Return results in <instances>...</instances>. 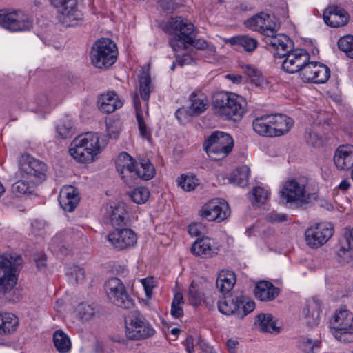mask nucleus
Returning a JSON list of instances; mask_svg holds the SVG:
<instances>
[{
  "instance_id": "a18cd8bd",
  "label": "nucleus",
  "mask_w": 353,
  "mask_h": 353,
  "mask_svg": "<svg viewBox=\"0 0 353 353\" xmlns=\"http://www.w3.org/2000/svg\"><path fill=\"white\" fill-rule=\"evenodd\" d=\"M177 182L179 186L188 192L193 190L199 185V181L194 176L185 174H182Z\"/></svg>"
},
{
  "instance_id": "5701e85b",
  "label": "nucleus",
  "mask_w": 353,
  "mask_h": 353,
  "mask_svg": "<svg viewBox=\"0 0 353 353\" xmlns=\"http://www.w3.org/2000/svg\"><path fill=\"white\" fill-rule=\"evenodd\" d=\"M79 201V193L74 186L65 185L61 189L59 202L65 211L72 212L77 206Z\"/></svg>"
},
{
  "instance_id": "a878e982",
  "label": "nucleus",
  "mask_w": 353,
  "mask_h": 353,
  "mask_svg": "<svg viewBox=\"0 0 353 353\" xmlns=\"http://www.w3.org/2000/svg\"><path fill=\"white\" fill-rule=\"evenodd\" d=\"M334 161L339 170H345L352 167L353 165V145L339 146L335 152Z\"/></svg>"
},
{
  "instance_id": "79ce46f5",
  "label": "nucleus",
  "mask_w": 353,
  "mask_h": 353,
  "mask_svg": "<svg viewBox=\"0 0 353 353\" xmlns=\"http://www.w3.org/2000/svg\"><path fill=\"white\" fill-rule=\"evenodd\" d=\"M125 194L135 203L143 204L150 197V192L147 188L140 186L126 192Z\"/></svg>"
},
{
  "instance_id": "338daca9",
  "label": "nucleus",
  "mask_w": 353,
  "mask_h": 353,
  "mask_svg": "<svg viewBox=\"0 0 353 353\" xmlns=\"http://www.w3.org/2000/svg\"><path fill=\"white\" fill-rule=\"evenodd\" d=\"M184 344L188 353H194V339L192 336H188L186 338Z\"/></svg>"
},
{
  "instance_id": "cd10ccee",
  "label": "nucleus",
  "mask_w": 353,
  "mask_h": 353,
  "mask_svg": "<svg viewBox=\"0 0 353 353\" xmlns=\"http://www.w3.org/2000/svg\"><path fill=\"white\" fill-rule=\"evenodd\" d=\"M279 288L275 287L272 283L263 281L257 283L254 294L257 299L261 301H270L274 300L279 294Z\"/></svg>"
},
{
  "instance_id": "6e6d98bb",
  "label": "nucleus",
  "mask_w": 353,
  "mask_h": 353,
  "mask_svg": "<svg viewBox=\"0 0 353 353\" xmlns=\"http://www.w3.org/2000/svg\"><path fill=\"white\" fill-rule=\"evenodd\" d=\"M319 345L320 343L318 341L305 338L299 342V347L305 353H313L315 348L319 347Z\"/></svg>"
},
{
  "instance_id": "423d86ee",
  "label": "nucleus",
  "mask_w": 353,
  "mask_h": 353,
  "mask_svg": "<svg viewBox=\"0 0 353 353\" xmlns=\"http://www.w3.org/2000/svg\"><path fill=\"white\" fill-rule=\"evenodd\" d=\"M233 146L232 137L219 131L212 133L203 143L204 150L209 157L214 161L225 158L232 152Z\"/></svg>"
},
{
  "instance_id": "7c9ffc66",
  "label": "nucleus",
  "mask_w": 353,
  "mask_h": 353,
  "mask_svg": "<svg viewBox=\"0 0 353 353\" xmlns=\"http://www.w3.org/2000/svg\"><path fill=\"white\" fill-rule=\"evenodd\" d=\"M243 301L237 297L227 296L221 299L218 302V308L220 312L225 315L236 314L238 316L239 307Z\"/></svg>"
},
{
  "instance_id": "13d9d810",
  "label": "nucleus",
  "mask_w": 353,
  "mask_h": 353,
  "mask_svg": "<svg viewBox=\"0 0 353 353\" xmlns=\"http://www.w3.org/2000/svg\"><path fill=\"white\" fill-rule=\"evenodd\" d=\"M194 115L195 114H192L190 108H188L185 107L179 108L175 113L176 119L182 124L190 121L191 117Z\"/></svg>"
},
{
  "instance_id": "2f4dec72",
  "label": "nucleus",
  "mask_w": 353,
  "mask_h": 353,
  "mask_svg": "<svg viewBox=\"0 0 353 353\" xmlns=\"http://www.w3.org/2000/svg\"><path fill=\"white\" fill-rule=\"evenodd\" d=\"M254 324L264 332L277 334L280 332V327L276 325V322L270 314H260L255 318Z\"/></svg>"
},
{
  "instance_id": "a211bd4d",
  "label": "nucleus",
  "mask_w": 353,
  "mask_h": 353,
  "mask_svg": "<svg viewBox=\"0 0 353 353\" xmlns=\"http://www.w3.org/2000/svg\"><path fill=\"white\" fill-rule=\"evenodd\" d=\"M107 239L114 248L123 250L134 247L137 236L131 229H116L108 234Z\"/></svg>"
},
{
  "instance_id": "ddd939ff",
  "label": "nucleus",
  "mask_w": 353,
  "mask_h": 353,
  "mask_svg": "<svg viewBox=\"0 0 353 353\" xmlns=\"http://www.w3.org/2000/svg\"><path fill=\"white\" fill-rule=\"evenodd\" d=\"M199 216L208 221L220 223L230 214L228 203L223 199H214L205 203L199 212Z\"/></svg>"
},
{
  "instance_id": "e2e57ef3",
  "label": "nucleus",
  "mask_w": 353,
  "mask_h": 353,
  "mask_svg": "<svg viewBox=\"0 0 353 353\" xmlns=\"http://www.w3.org/2000/svg\"><path fill=\"white\" fill-rule=\"evenodd\" d=\"M205 226L201 223H192L188 226V232L192 236H198L204 233Z\"/></svg>"
},
{
  "instance_id": "c9c22d12",
  "label": "nucleus",
  "mask_w": 353,
  "mask_h": 353,
  "mask_svg": "<svg viewBox=\"0 0 353 353\" xmlns=\"http://www.w3.org/2000/svg\"><path fill=\"white\" fill-rule=\"evenodd\" d=\"M191 101L190 111L192 114L198 115L204 112L208 108V99L200 91H195L190 96Z\"/></svg>"
},
{
  "instance_id": "dca6fc26",
  "label": "nucleus",
  "mask_w": 353,
  "mask_h": 353,
  "mask_svg": "<svg viewBox=\"0 0 353 353\" xmlns=\"http://www.w3.org/2000/svg\"><path fill=\"white\" fill-rule=\"evenodd\" d=\"M245 26L250 29L258 31L269 37L272 36L277 30V24L274 17L266 13L259 12L245 21Z\"/></svg>"
},
{
  "instance_id": "6e6552de",
  "label": "nucleus",
  "mask_w": 353,
  "mask_h": 353,
  "mask_svg": "<svg viewBox=\"0 0 353 353\" xmlns=\"http://www.w3.org/2000/svg\"><path fill=\"white\" fill-rule=\"evenodd\" d=\"M125 334L130 339L141 340L154 336L155 330L141 314L134 311L125 318Z\"/></svg>"
},
{
  "instance_id": "bf43d9fd",
  "label": "nucleus",
  "mask_w": 353,
  "mask_h": 353,
  "mask_svg": "<svg viewBox=\"0 0 353 353\" xmlns=\"http://www.w3.org/2000/svg\"><path fill=\"white\" fill-rule=\"evenodd\" d=\"M107 133L110 138L117 139L121 130L119 122L112 120L106 121Z\"/></svg>"
},
{
  "instance_id": "774afa93",
  "label": "nucleus",
  "mask_w": 353,
  "mask_h": 353,
  "mask_svg": "<svg viewBox=\"0 0 353 353\" xmlns=\"http://www.w3.org/2000/svg\"><path fill=\"white\" fill-rule=\"evenodd\" d=\"M238 342L236 340L229 339L227 341V347L230 352H234Z\"/></svg>"
},
{
  "instance_id": "603ef678",
  "label": "nucleus",
  "mask_w": 353,
  "mask_h": 353,
  "mask_svg": "<svg viewBox=\"0 0 353 353\" xmlns=\"http://www.w3.org/2000/svg\"><path fill=\"white\" fill-rule=\"evenodd\" d=\"M188 44L199 50H206L209 54H214L216 51V47L214 45L202 39L194 40L192 38V42Z\"/></svg>"
},
{
  "instance_id": "c03bdc74",
  "label": "nucleus",
  "mask_w": 353,
  "mask_h": 353,
  "mask_svg": "<svg viewBox=\"0 0 353 353\" xmlns=\"http://www.w3.org/2000/svg\"><path fill=\"white\" fill-rule=\"evenodd\" d=\"M139 92L142 99L148 101L151 92V79L148 74L144 73L139 79Z\"/></svg>"
},
{
  "instance_id": "4d7b16f0",
  "label": "nucleus",
  "mask_w": 353,
  "mask_h": 353,
  "mask_svg": "<svg viewBox=\"0 0 353 353\" xmlns=\"http://www.w3.org/2000/svg\"><path fill=\"white\" fill-rule=\"evenodd\" d=\"M68 274L74 279L76 283H81L85 279L84 269L77 265H72Z\"/></svg>"
},
{
  "instance_id": "4468645a",
  "label": "nucleus",
  "mask_w": 353,
  "mask_h": 353,
  "mask_svg": "<svg viewBox=\"0 0 353 353\" xmlns=\"http://www.w3.org/2000/svg\"><path fill=\"white\" fill-rule=\"evenodd\" d=\"M333 233L334 229L330 225L324 223L316 224L305 230V243L311 248H319L328 241Z\"/></svg>"
},
{
  "instance_id": "9d476101",
  "label": "nucleus",
  "mask_w": 353,
  "mask_h": 353,
  "mask_svg": "<svg viewBox=\"0 0 353 353\" xmlns=\"http://www.w3.org/2000/svg\"><path fill=\"white\" fill-rule=\"evenodd\" d=\"M52 5L57 10L58 21L66 27L77 26L83 19L78 9L77 0H51Z\"/></svg>"
},
{
  "instance_id": "69168bd1",
  "label": "nucleus",
  "mask_w": 353,
  "mask_h": 353,
  "mask_svg": "<svg viewBox=\"0 0 353 353\" xmlns=\"http://www.w3.org/2000/svg\"><path fill=\"white\" fill-rule=\"evenodd\" d=\"M194 62V59L188 55H185L182 57H178L176 59V63L180 66H183L185 65H190Z\"/></svg>"
},
{
  "instance_id": "864d4df0",
  "label": "nucleus",
  "mask_w": 353,
  "mask_h": 353,
  "mask_svg": "<svg viewBox=\"0 0 353 353\" xmlns=\"http://www.w3.org/2000/svg\"><path fill=\"white\" fill-rule=\"evenodd\" d=\"M136 117L138 122L139 130L142 137L150 141L152 139L151 132L148 129L141 114L137 109Z\"/></svg>"
},
{
  "instance_id": "58836bf2",
  "label": "nucleus",
  "mask_w": 353,
  "mask_h": 353,
  "mask_svg": "<svg viewBox=\"0 0 353 353\" xmlns=\"http://www.w3.org/2000/svg\"><path fill=\"white\" fill-rule=\"evenodd\" d=\"M53 342L59 353H66L71 348L69 336L61 330H57L53 334Z\"/></svg>"
},
{
  "instance_id": "aec40b11",
  "label": "nucleus",
  "mask_w": 353,
  "mask_h": 353,
  "mask_svg": "<svg viewBox=\"0 0 353 353\" xmlns=\"http://www.w3.org/2000/svg\"><path fill=\"white\" fill-rule=\"evenodd\" d=\"M219 251V243L208 237L198 239L191 247L192 253L203 259L212 258L216 256Z\"/></svg>"
},
{
  "instance_id": "a19ab883",
  "label": "nucleus",
  "mask_w": 353,
  "mask_h": 353,
  "mask_svg": "<svg viewBox=\"0 0 353 353\" xmlns=\"http://www.w3.org/2000/svg\"><path fill=\"white\" fill-rule=\"evenodd\" d=\"M250 168L247 165H242L236 168L230 176V181L239 186H245L248 183Z\"/></svg>"
},
{
  "instance_id": "ea45409f",
  "label": "nucleus",
  "mask_w": 353,
  "mask_h": 353,
  "mask_svg": "<svg viewBox=\"0 0 353 353\" xmlns=\"http://www.w3.org/2000/svg\"><path fill=\"white\" fill-rule=\"evenodd\" d=\"M232 45H239L247 52L254 51L257 46L258 41L256 39L248 35H238L230 39Z\"/></svg>"
},
{
  "instance_id": "7ed1b4c3",
  "label": "nucleus",
  "mask_w": 353,
  "mask_h": 353,
  "mask_svg": "<svg viewBox=\"0 0 353 353\" xmlns=\"http://www.w3.org/2000/svg\"><path fill=\"white\" fill-rule=\"evenodd\" d=\"M168 26L173 35L169 39L170 47L176 52L185 48L195 36L194 26L181 17L172 18Z\"/></svg>"
},
{
  "instance_id": "09e8293b",
  "label": "nucleus",
  "mask_w": 353,
  "mask_h": 353,
  "mask_svg": "<svg viewBox=\"0 0 353 353\" xmlns=\"http://www.w3.org/2000/svg\"><path fill=\"white\" fill-rule=\"evenodd\" d=\"M95 308L87 303H81L77 308V316L82 321L91 319L95 314Z\"/></svg>"
},
{
  "instance_id": "393cba45",
  "label": "nucleus",
  "mask_w": 353,
  "mask_h": 353,
  "mask_svg": "<svg viewBox=\"0 0 353 353\" xmlns=\"http://www.w3.org/2000/svg\"><path fill=\"white\" fill-rule=\"evenodd\" d=\"M323 17L325 23L333 28L343 26L349 20L348 14L336 6H331L325 10Z\"/></svg>"
},
{
  "instance_id": "9b49d317",
  "label": "nucleus",
  "mask_w": 353,
  "mask_h": 353,
  "mask_svg": "<svg viewBox=\"0 0 353 353\" xmlns=\"http://www.w3.org/2000/svg\"><path fill=\"white\" fill-rule=\"evenodd\" d=\"M0 26L12 32L31 29L32 23L28 17L20 10H0Z\"/></svg>"
},
{
  "instance_id": "3c124183",
  "label": "nucleus",
  "mask_w": 353,
  "mask_h": 353,
  "mask_svg": "<svg viewBox=\"0 0 353 353\" xmlns=\"http://www.w3.org/2000/svg\"><path fill=\"white\" fill-rule=\"evenodd\" d=\"M253 202L257 204H264L269 198L268 190L261 188L256 187L252 190Z\"/></svg>"
},
{
  "instance_id": "5fc2aeb1",
  "label": "nucleus",
  "mask_w": 353,
  "mask_h": 353,
  "mask_svg": "<svg viewBox=\"0 0 353 353\" xmlns=\"http://www.w3.org/2000/svg\"><path fill=\"white\" fill-rule=\"evenodd\" d=\"M12 190L16 196L25 194L30 191V185L25 180H19L12 185Z\"/></svg>"
},
{
  "instance_id": "c756f323",
  "label": "nucleus",
  "mask_w": 353,
  "mask_h": 353,
  "mask_svg": "<svg viewBox=\"0 0 353 353\" xmlns=\"http://www.w3.org/2000/svg\"><path fill=\"white\" fill-rule=\"evenodd\" d=\"M18 317L10 312L0 314V335H9L15 332L19 327Z\"/></svg>"
},
{
  "instance_id": "412c9836",
  "label": "nucleus",
  "mask_w": 353,
  "mask_h": 353,
  "mask_svg": "<svg viewBox=\"0 0 353 353\" xmlns=\"http://www.w3.org/2000/svg\"><path fill=\"white\" fill-rule=\"evenodd\" d=\"M294 125V121L282 114H270L271 137L287 134Z\"/></svg>"
},
{
  "instance_id": "bb28decb",
  "label": "nucleus",
  "mask_w": 353,
  "mask_h": 353,
  "mask_svg": "<svg viewBox=\"0 0 353 353\" xmlns=\"http://www.w3.org/2000/svg\"><path fill=\"white\" fill-rule=\"evenodd\" d=\"M136 164L132 157L125 152L120 153L116 161L117 170L123 179L134 177Z\"/></svg>"
},
{
  "instance_id": "052dcab7",
  "label": "nucleus",
  "mask_w": 353,
  "mask_h": 353,
  "mask_svg": "<svg viewBox=\"0 0 353 353\" xmlns=\"http://www.w3.org/2000/svg\"><path fill=\"white\" fill-rule=\"evenodd\" d=\"M254 308L255 303L254 301H249L244 303L243 301V304L239 307V310L238 311V316L242 318L252 312Z\"/></svg>"
},
{
  "instance_id": "f704fd0d",
  "label": "nucleus",
  "mask_w": 353,
  "mask_h": 353,
  "mask_svg": "<svg viewBox=\"0 0 353 353\" xmlns=\"http://www.w3.org/2000/svg\"><path fill=\"white\" fill-rule=\"evenodd\" d=\"M205 283L201 281H192L188 292V299L193 305H200L204 299Z\"/></svg>"
},
{
  "instance_id": "4c0bfd02",
  "label": "nucleus",
  "mask_w": 353,
  "mask_h": 353,
  "mask_svg": "<svg viewBox=\"0 0 353 353\" xmlns=\"http://www.w3.org/2000/svg\"><path fill=\"white\" fill-rule=\"evenodd\" d=\"M155 174L153 165L148 159H142L137 163L134 176H137L144 180L151 179Z\"/></svg>"
},
{
  "instance_id": "72a5a7b5",
  "label": "nucleus",
  "mask_w": 353,
  "mask_h": 353,
  "mask_svg": "<svg viewBox=\"0 0 353 353\" xmlns=\"http://www.w3.org/2000/svg\"><path fill=\"white\" fill-rule=\"evenodd\" d=\"M126 210L123 203H119L111 205L108 212L110 222L112 226L125 225L126 219Z\"/></svg>"
},
{
  "instance_id": "473e14b6",
  "label": "nucleus",
  "mask_w": 353,
  "mask_h": 353,
  "mask_svg": "<svg viewBox=\"0 0 353 353\" xmlns=\"http://www.w3.org/2000/svg\"><path fill=\"white\" fill-rule=\"evenodd\" d=\"M236 282L234 272L229 270H222L216 279V287L222 293L229 292Z\"/></svg>"
},
{
  "instance_id": "680f3d73",
  "label": "nucleus",
  "mask_w": 353,
  "mask_h": 353,
  "mask_svg": "<svg viewBox=\"0 0 353 353\" xmlns=\"http://www.w3.org/2000/svg\"><path fill=\"white\" fill-rule=\"evenodd\" d=\"M141 283L145 291L147 297L150 298L152 294V290L155 287V281L153 277H148L141 279Z\"/></svg>"
},
{
  "instance_id": "0e129e2a",
  "label": "nucleus",
  "mask_w": 353,
  "mask_h": 353,
  "mask_svg": "<svg viewBox=\"0 0 353 353\" xmlns=\"http://www.w3.org/2000/svg\"><path fill=\"white\" fill-rule=\"evenodd\" d=\"M307 143L314 148H319L323 145V139L316 133L310 132L307 138Z\"/></svg>"
},
{
  "instance_id": "8fccbe9b",
  "label": "nucleus",
  "mask_w": 353,
  "mask_h": 353,
  "mask_svg": "<svg viewBox=\"0 0 353 353\" xmlns=\"http://www.w3.org/2000/svg\"><path fill=\"white\" fill-rule=\"evenodd\" d=\"M245 73L250 78L251 81L256 86H261L265 82L264 78L261 76V73L254 68L246 65L243 67Z\"/></svg>"
},
{
  "instance_id": "f03ea898",
  "label": "nucleus",
  "mask_w": 353,
  "mask_h": 353,
  "mask_svg": "<svg viewBox=\"0 0 353 353\" xmlns=\"http://www.w3.org/2000/svg\"><path fill=\"white\" fill-rule=\"evenodd\" d=\"M212 106L214 114L225 120L239 121L246 112L245 100L231 92L215 94Z\"/></svg>"
},
{
  "instance_id": "37998d69",
  "label": "nucleus",
  "mask_w": 353,
  "mask_h": 353,
  "mask_svg": "<svg viewBox=\"0 0 353 353\" xmlns=\"http://www.w3.org/2000/svg\"><path fill=\"white\" fill-rule=\"evenodd\" d=\"M337 252V256L339 258V261L342 264L350 263L352 262V251L351 250L350 240L348 237L345 239L344 245H342Z\"/></svg>"
},
{
  "instance_id": "2eb2a0df",
  "label": "nucleus",
  "mask_w": 353,
  "mask_h": 353,
  "mask_svg": "<svg viewBox=\"0 0 353 353\" xmlns=\"http://www.w3.org/2000/svg\"><path fill=\"white\" fill-rule=\"evenodd\" d=\"M19 168L23 175L27 177H33L39 181L46 179L48 167L46 164L30 156L24 154L21 156L19 160Z\"/></svg>"
},
{
  "instance_id": "49530a36",
  "label": "nucleus",
  "mask_w": 353,
  "mask_h": 353,
  "mask_svg": "<svg viewBox=\"0 0 353 353\" xmlns=\"http://www.w3.org/2000/svg\"><path fill=\"white\" fill-rule=\"evenodd\" d=\"M184 304L183 297L181 293H176L171 305V314L174 318H180L183 315L182 305Z\"/></svg>"
},
{
  "instance_id": "de8ad7c7",
  "label": "nucleus",
  "mask_w": 353,
  "mask_h": 353,
  "mask_svg": "<svg viewBox=\"0 0 353 353\" xmlns=\"http://www.w3.org/2000/svg\"><path fill=\"white\" fill-rule=\"evenodd\" d=\"M338 46L349 58L353 59V36L346 35L341 37L338 41Z\"/></svg>"
},
{
  "instance_id": "1a4fd4ad",
  "label": "nucleus",
  "mask_w": 353,
  "mask_h": 353,
  "mask_svg": "<svg viewBox=\"0 0 353 353\" xmlns=\"http://www.w3.org/2000/svg\"><path fill=\"white\" fill-rule=\"evenodd\" d=\"M334 336L343 343L353 342V315L346 309L337 311L331 321Z\"/></svg>"
},
{
  "instance_id": "b1692460",
  "label": "nucleus",
  "mask_w": 353,
  "mask_h": 353,
  "mask_svg": "<svg viewBox=\"0 0 353 353\" xmlns=\"http://www.w3.org/2000/svg\"><path fill=\"white\" fill-rule=\"evenodd\" d=\"M270 46L272 48L275 57H284L285 54L292 50L293 41L285 34H279L269 36Z\"/></svg>"
},
{
  "instance_id": "f257e3e1",
  "label": "nucleus",
  "mask_w": 353,
  "mask_h": 353,
  "mask_svg": "<svg viewBox=\"0 0 353 353\" xmlns=\"http://www.w3.org/2000/svg\"><path fill=\"white\" fill-rule=\"evenodd\" d=\"M69 154L81 164H90L97 160L102 151L98 133L86 132L76 137L71 142Z\"/></svg>"
},
{
  "instance_id": "0eeeda50",
  "label": "nucleus",
  "mask_w": 353,
  "mask_h": 353,
  "mask_svg": "<svg viewBox=\"0 0 353 353\" xmlns=\"http://www.w3.org/2000/svg\"><path fill=\"white\" fill-rule=\"evenodd\" d=\"M307 183L301 179L286 181L279 192L280 199L285 204H303L309 202L310 194L306 190Z\"/></svg>"
},
{
  "instance_id": "f3484780",
  "label": "nucleus",
  "mask_w": 353,
  "mask_h": 353,
  "mask_svg": "<svg viewBox=\"0 0 353 353\" xmlns=\"http://www.w3.org/2000/svg\"><path fill=\"white\" fill-rule=\"evenodd\" d=\"M300 77L304 82L316 84L327 82L330 77L329 68L320 62L310 61L306 63L300 73Z\"/></svg>"
},
{
  "instance_id": "4be33fe9",
  "label": "nucleus",
  "mask_w": 353,
  "mask_h": 353,
  "mask_svg": "<svg viewBox=\"0 0 353 353\" xmlns=\"http://www.w3.org/2000/svg\"><path fill=\"white\" fill-rule=\"evenodd\" d=\"M99 110L103 113L110 114L123 105V101L114 91L101 94L97 101Z\"/></svg>"
},
{
  "instance_id": "20e7f679",
  "label": "nucleus",
  "mask_w": 353,
  "mask_h": 353,
  "mask_svg": "<svg viewBox=\"0 0 353 353\" xmlns=\"http://www.w3.org/2000/svg\"><path fill=\"white\" fill-rule=\"evenodd\" d=\"M116 44L108 38L97 41L90 51L92 64L99 69H106L112 65L117 58Z\"/></svg>"
},
{
  "instance_id": "e433bc0d",
  "label": "nucleus",
  "mask_w": 353,
  "mask_h": 353,
  "mask_svg": "<svg viewBox=\"0 0 353 353\" xmlns=\"http://www.w3.org/2000/svg\"><path fill=\"white\" fill-rule=\"evenodd\" d=\"M254 131L259 135L271 137L270 114L256 117L252 122Z\"/></svg>"
},
{
  "instance_id": "c85d7f7f",
  "label": "nucleus",
  "mask_w": 353,
  "mask_h": 353,
  "mask_svg": "<svg viewBox=\"0 0 353 353\" xmlns=\"http://www.w3.org/2000/svg\"><path fill=\"white\" fill-rule=\"evenodd\" d=\"M321 311V303L316 300H310L303 309L302 314L309 326L317 325L319 323V314Z\"/></svg>"
},
{
  "instance_id": "39448f33",
  "label": "nucleus",
  "mask_w": 353,
  "mask_h": 353,
  "mask_svg": "<svg viewBox=\"0 0 353 353\" xmlns=\"http://www.w3.org/2000/svg\"><path fill=\"white\" fill-rule=\"evenodd\" d=\"M21 255L8 253L0 256V292L11 290L17 283L16 270L22 264Z\"/></svg>"
},
{
  "instance_id": "6ab92c4d",
  "label": "nucleus",
  "mask_w": 353,
  "mask_h": 353,
  "mask_svg": "<svg viewBox=\"0 0 353 353\" xmlns=\"http://www.w3.org/2000/svg\"><path fill=\"white\" fill-rule=\"evenodd\" d=\"M282 62V68L288 73L293 74L302 72L303 68L310 61L308 52L303 49L291 50L284 56Z\"/></svg>"
},
{
  "instance_id": "f8f14e48",
  "label": "nucleus",
  "mask_w": 353,
  "mask_h": 353,
  "mask_svg": "<svg viewBox=\"0 0 353 353\" xmlns=\"http://www.w3.org/2000/svg\"><path fill=\"white\" fill-rule=\"evenodd\" d=\"M105 290L108 299L113 304L125 309L133 307V299L128 294L123 282L118 278L108 279L105 284Z\"/></svg>"
}]
</instances>
